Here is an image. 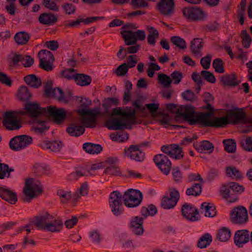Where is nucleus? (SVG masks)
<instances>
[{
	"label": "nucleus",
	"mask_w": 252,
	"mask_h": 252,
	"mask_svg": "<svg viewBox=\"0 0 252 252\" xmlns=\"http://www.w3.org/2000/svg\"><path fill=\"white\" fill-rule=\"evenodd\" d=\"M121 35L126 45H135L137 43L134 32L131 30H122Z\"/></svg>",
	"instance_id": "nucleus-30"
},
{
	"label": "nucleus",
	"mask_w": 252,
	"mask_h": 252,
	"mask_svg": "<svg viewBox=\"0 0 252 252\" xmlns=\"http://www.w3.org/2000/svg\"><path fill=\"white\" fill-rule=\"evenodd\" d=\"M158 77L159 83L165 88H168L172 83V80L170 76L166 74H158Z\"/></svg>",
	"instance_id": "nucleus-53"
},
{
	"label": "nucleus",
	"mask_w": 252,
	"mask_h": 252,
	"mask_svg": "<svg viewBox=\"0 0 252 252\" xmlns=\"http://www.w3.org/2000/svg\"><path fill=\"white\" fill-rule=\"evenodd\" d=\"M43 192V187L40 181L33 178L28 179L26 181L23 188V193L25 195L23 201L30 202L36 195H40Z\"/></svg>",
	"instance_id": "nucleus-5"
},
{
	"label": "nucleus",
	"mask_w": 252,
	"mask_h": 252,
	"mask_svg": "<svg viewBox=\"0 0 252 252\" xmlns=\"http://www.w3.org/2000/svg\"><path fill=\"white\" fill-rule=\"evenodd\" d=\"M161 150L170 157L176 159H181L184 157L182 148L177 144L163 145L161 147Z\"/></svg>",
	"instance_id": "nucleus-19"
},
{
	"label": "nucleus",
	"mask_w": 252,
	"mask_h": 252,
	"mask_svg": "<svg viewBox=\"0 0 252 252\" xmlns=\"http://www.w3.org/2000/svg\"><path fill=\"white\" fill-rule=\"evenodd\" d=\"M26 83L33 88H38L41 85L42 82L40 78L35 74H30L24 77Z\"/></svg>",
	"instance_id": "nucleus-32"
},
{
	"label": "nucleus",
	"mask_w": 252,
	"mask_h": 252,
	"mask_svg": "<svg viewBox=\"0 0 252 252\" xmlns=\"http://www.w3.org/2000/svg\"><path fill=\"white\" fill-rule=\"evenodd\" d=\"M75 70L72 68H68L62 71L61 75L68 80H74L75 74L73 73Z\"/></svg>",
	"instance_id": "nucleus-64"
},
{
	"label": "nucleus",
	"mask_w": 252,
	"mask_h": 252,
	"mask_svg": "<svg viewBox=\"0 0 252 252\" xmlns=\"http://www.w3.org/2000/svg\"><path fill=\"white\" fill-rule=\"evenodd\" d=\"M244 188L235 182H230L221 186L220 195L229 203L238 200V194L243 192Z\"/></svg>",
	"instance_id": "nucleus-4"
},
{
	"label": "nucleus",
	"mask_w": 252,
	"mask_h": 252,
	"mask_svg": "<svg viewBox=\"0 0 252 252\" xmlns=\"http://www.w3.org/2000/svg\"><path fill=\"white\" fill-rule=\"evenodd\" d=\"M30 38V34L27 32H20L15 35L14 40L18 45H25L27 43Z\"/></svg>",
	"instance_id": "nucleus-37"
},
{
	"label": "nucleus",
	"mask_w": 252,
	"mask_h": 252,
	"mask_svg": "<svg viewBox=\"0 0 252 252\" xmlns=\"http://www.w3.org/2000/svg\"><path fill=\"white\" fill-rule=\"evenodd\" d=\"M180 198L179 191L174 188H170L161 200V205L165 209L174 208Z\"/></svg>",
	"instance_id": "nucleus-10"
},
{
	"label": "nucleus",
	"mask_w": 252,
	"mask_h": 252,
	"mask_svg": "<svg viewBox=\"0 0 252 252\" xmlns=\"http://www.w3.org/2000/svg\"><path fill=\"white\" fill-rule=\"evenodd\" d=\"M81 116L82 126L86 127H94L96 123V118L99 114V111L90 109H82L78 110Z\"/></svg>",
	"instance_id": "nucleus-6"
},
{
	"label": "nucleus",
	"mask_w": 252,
	"mask_h": 252,
	"mask_svg": "<svg viewBox=\"0 0 252 252\" xmlns=\"http://www.w3.org/2000/svg\"><path fill=\"white\" fill-rule=\"evenodd\" d=\"M47 121L36 118L33 121L32 129L35 132L41 134L47 130L49 126L46 125Z\"/></svg>",
	"instance_id": "nucleus-29"
},
{
	"label": "nucleus",
	"mask_w": 252,
	"mask_h": 252,
	"mask_svg": "<svg viewBox=\"0 0 252 252\" xmlns=\"http://www.w3.org/2000/svg\"><path fill=\"white\" fill-rule=\"evenodd\" d=\"M140 146L131 145L124 149V157L136 161H142L145 158V153L140 150Z\"/></svg>",
	"instance_id": "nucleus-13"
},
{
	"label": "nucleus",
	"mask_w": 252,
	"mask_h": 252,
	"mask_svg": "<svg viewBox=\"0 0 252 252\" xmlns=\"http://www.w3.org/2000/svg\"><path fill=\"white\" fill-rule=\"evenodd\" d=\"M242 37V45L245 48H249L252 42V39L249 35L246 30H243L241 32Z\"/></svg>",
	"instance_id": "nucleus-59"
},
{
	"label": "nucleus",
	"mask_w": 252,
	"mask_h": 252,
	"mask_svg": "<svg viewBox=\"0 0 252 252\" xmlns=\"http://www.w3.org/2000/svg\"><path fill=\"white\" fill-rule=\"evenodd\" d=\"M122 198H123V196L120 192L118 191H114L110 194L109 203L122 202Z\"/></svg>",
	"instance_id": "nucleus-56"
},
{
	"label": "nucleus",
	"mask_w": 252,
	"mask_h": 252,
	"mask_svg": "<svg viewBox=\"0 0 252 252\" xmlns=\"http://www.w3.org/2000/svg\"><path fill=\"white\" fill-rule=\"evenodd\" d=\"M125 205L129 208H133L138 206L142 201V193L136 189H128L125 191L123 195Z\"/></svg>",
	"instance_id": "nucleus-8"
},
{
	"label": "nucleus",
	"mask_w": 252,
	"mask_h": 252,
	"mask_svg": "<svg viewBox=\"0 0 252 252\" xmlns=\"http://www.w3.org/2000/svg\"><path fill=\"white\" fill-rule=\"evenodd\" d=\"M118 158L117 157H109L104 161V168H105L104 173L111 175H120L121 172L117 163Z\"/></svg>",
	"instance_id": "nucleus-17"
},
{
	"label": "nucleus",
	"mask_w": 252,
	"mask_h": 252,
	"mask_svg": "<svg viewBox=\"0 0 252 252\" xmlns=\"http://www.w3.org/2000/svg\"><path fill=\"white\" fill-rule=\"evenodd\" d=\"M228 120L232 121V123L237 124L244 123L247 121V116L245 112L239 108L229 110L226 113Z\"/></svg>",
	"instance_id": "nucleus-18"
},
{
	"label": "nucleus",
	"mask_w": 252,
	"mask_h": 252,
	"mask_svg": "<svg viewBox=\"0 0 252 252\" xmlns=\"http://www.w3.org/2000/svg\"><path fill=\"white\" fill-rule=\"evenodd\" d=\"M32 141V138L28 135L16 136L10 140L9 147L13 151H19L31 145Z\"/></svg>",
	"instance_id": "nucleus-9"
},
{
	"label": "nucleus",
	"mask_w": 252,
	"mask_h": 252,
	"mask_svg": "<svg viewBox=\"0 0 252 252\" xmlns=\"http://www.w3.org/2000/svg\"><path fill=\"white\" fill-rule=\"evenodd\" d=\"M241 146L246 151H252V138L247 137L245 140H242L240 142Z\"/></svg>",
	"instance_id": "nucleus-57"
},
{
	"label": "nucleus",
	"mask_w": 252,
	"mask_h": 252,
	"mask_svg": "<svg viewBox=\"0 0 252 252\" xmlns=\"http://www.w3.org/2000/svg\"><path fill=\"white\" fill-rule=\"evenodd\" d=\"M83 149L90 154H98L102 150L100 145L92 143H85L83 146Z\"/></svg>",
	"instance_id": "nucleus-33"
},
{
	"label": "nucleus",
	"mask_w": 252,
	"mask_h": 252,
	"mask_svg": "<svg viewBox=\"0 0 252 252\" xmlns=\"http://www.w3.org/2000/svg\"><path fill=\"white\" fill-rule=\"evenodd\" d=\"M46 108V114L53 118L56 124H61L66 118L67 113L63 108H57L55 106H49Z\"/></svg>",
	"instance_id": "nucleus-15"
},
{
	"label": "nucleus",
	"mask_w": 252,
	"mask_h": 252,
	"mask_svg": "<svg viewBox=\"0 0 252 252\" xmlns=\"http://www.w3.org/2000/svg\"><path fill=\"white\" fill-rule=\"evenodd\" d=\"M18 96L20 100L27 101L31 98L32 95L26 86H22L18 90Z\"/></svg>",
	"instance_id": "nucleus-47"
},
{
	"label": "nucleus",
	"mask_w": 252,
	"mask_h": 252,
	"mask_svg": "<svg viewBox=\"0 0 252 252\" xmlns=\"http://www.w3.org/2000/svg\"><path fill=\"white\" fill-rule=\"evenodd\" d=\"M109 207L114 215L119 216L124 212L122 202L109 203Z\"/></svg>",
	"instance_id": "nucleus-45"
},
{
	"label": "nucleus",
	"mask_w": 252,
	"mask_h": 252,
	"mask_svg": "<svg viewBox=\"0 0 252 252\" xmlns=\"http://www.w3.org/2000/svg\"><path fill=\"white\" fill-rule=\"evenodd\" d=\"M201 75L205 80L211 83H215L216 81L214 74L209 71L202 70L201 72Z\"/></svg>",
	"instance_id": "nucleus-60"
},
{
	"label": "nucleus",
	"mask_w": 252,
	"mask_h": 252,
	"mask_svg": "<svg viewBox=\"0 0 252 252\" xmlns=\"http://www.w3.org/2000/svg\"><path fill=\"white\" fill-rule=\"evenodd\" d=\"M40 61H49L53 63L55 61L54 56L50 51L41 50L38 54Z\"/></svg>",
	"instance_id": "nucleus-43"
},
{
	"label": "nucleus",
	"mask_w": 252,
	"mask_h": 252,
	"mask_svg": "<svg viewBox=\"0 0 252 252\" xmlns=\"http://www.w3.org/2000/svg\"><path fill=\"white\" fill-rule=\"evenodd\" d=\"M34 224L39 229L52 233H59L63 228L62 220L47 212L36 217Z\"/></svg>",
	"instance_id": "nucleus-3"
},
{
	"label": "nucleus",
	"mask_w": 252,
	"mask_h": 252,
	"mask_svg": "<svg viewBox=\"0 0 252 252\" xmlns=\"http://www.w3.org/2000/svg\"><path fill=\"white\" fill-rule=\"evenodd\" d=\"M203 123L199 125L201 127H222L228 124V120L227 116L223 117H218L211 120L210 118L206 120V118H203Z\"/></svg>",
	"instance_id": "nucleus-21"
},
{
	"label": "nucleus",
	"mask_w": 252,
	"mask_h": 252,
	"mask_svg": "<svg viewBox=\"0 0 252 252\" xmlns=\"http://www.w3.org/2000/svg\"><path fill=\"white\" fill-rule=\"evenodd\" d=\"M213 67L218 73H223L224 72V63L220 58H217L213 61Z\"/></svg>",
	"instance_id": "nucleus-51"
},
{
	"label": "nucleus",
	"mask_w": 252,
	"mask_h": 252,
	"mask_svg": "<svg viewBox=\"0 0 252 252\" xmlns=\"http://www.w3.org/2000/svg\"><path fill=\"white\" fill-rule=\"evenodd\" d=\"M130 5L135 9L149 6L148 3L144 0H131Z\"/></svg>",
	"instance_id": "nucleus-61"
},
{
	"label": "nucleus",
	"mask_w": 252,
	"mask_h": 252,
	"mask_svg": "<svg viewBox=\"0 0 252 252\" xmlns=\"http://www.w3.org/2000/svg\"><path fill=\"white\" fill-rule=\"evenodd\" d=\"M34 173L37 176L49 175L50 174V169L48 166L43 164L35 163L33 165Z\"/></svg>",
	"instance_id": "nucleus-36"
},
{
	"label": "nucleus",
	"mask_w": 252,
	"mask_h": 252,
	"mask_svg": "<svg viewBox=\"0 0 252 252\" xmlns=\"http://www.w3.org/2000/svg\"><path fill=\"white\" fill-rule=\"evenodd\" d=\"M235 245L239 248H242L243 245L250 240L249 232L247 230L237 231L234 236Z\"/></svg>",
	"instance_id": "nucleus-23"
},
{
	"label": "nucleus",
	"mask_w": 252,
	"mask_h": 252,
	"mask_svg": "<svg viewBox=\"0 0 252 252\" xmlns=\"http://www.w3.org/2000/svg\"><path fill=\"white\" fill-rule=\"evenodd\" d=\"M51 96H54L59 101L65 103H68L72 97L71 92H68L67 94L64 95L62 90L59 88L53 89Z\"/></svg>",
	"instance_id": "nucleus-27"
},
{
	"label": "nucleus",
	"mask_w": 252,
	"mask_h": 252,
	"mask_svg": "<svg viewBox=\"0 0 252 252\" xmlns=\"http://www.w3.org/2000/svg\"><path fill=\"white\" fill-rule=\"evenodd\" d=\"M214 146L212 143L208 141H203L200 143L197 150L200 153L205 151H209L212 152L213 150Z\"/></svg>",
	"instance_id": "nucleus-52"
},
{
	"label": "nucleus",
	"mask_w": 252,
	"mask_h": 252,
	"mask_svg": "<svg viewBox=\"0 0 252 252\" xmlns=\"http://www.w3.org/2000/svg\"><path fill=\"white\" fill-rule=\"evenodd\" d=\"M20 110L7 111L3 116V124L6 128L9 130H17L21 127L18 121L20 116H22Z\"/></svg>",
	"instance_id": "nucleus-7"
},
{
	"label": "nucleus",
	"mask_w": 252,
	"mask_h": 252,
	"mask_svg": "<svg viewBox=\"0 0 252 252\" xmlns=\"http://www.w3.org/2000/svg\"><path fill=\"white\" fill-rule=\"evenodd\" d=\"M212 60V55L208 54L205 57L202 58L200 60V63L203 68L208 69L210 68Z\"/></svg>",
	"instance_id": "nucleus-63"
},
{
	"label": "nucleus",
	"mask_w": 252,
	"mask_h": 252,
	"mask_svg": "<svg viewBox=\"0 0 252 252\" xmlns=\"http://www.w3.org/2000/svg\"><path fill=\"white\" fill-rule=\"evenodd\" d=\"M182 214L187 220L195 221L197 220L196 215L198 214V211L193 206L188 203H185L182 206Z\"/></svg>",
	"instance_id": "nucleus-24"
},
{
	"label": "nucleus",
	"mask_w": 252,
	"mask_h": 252,
	"mask_svg": "<svg viewBox=\"0 0 252 252\" xmlns=\"http://www.w3.org/2000/svg\"><path fill=\"white\" fill-rule=\"evenodd\" d=\"M74 81L77 85L80 86H89L92 82V78L89 75L83 73L75 74Z\"/></svg>",
	"instance_id": "nucleus-31"
},
{
	"label": "nucleus",
	"mask_w": 252,
	"mask_h": 252,
	"mask_svg": "<svg viewBox=\"0 0 252 252\" xmlns=\"http://www.w3.org/2000/svg\"><path fill=\"white\" fill-rule=\"evenodd\" d=\"M212 241V238L211 235L209 233H205L199 239L197 243V246L200 249L205 248L210 245Z\"/></svg>",
	"instance_id": "nucleus-42"
},
{
	"label": "nucleus",
	"mask_w": 252,
	"mask_h": 252,
	"mask_svg": "<svg viewBox=\"0 0 252 252\" xmlns=\"http://www.w3.org/2000/svg\"><path fill=\"white\" fill-rule=\"evenodd\" d=\"M14 171V169L9 168L8 164L0 162V179H3L5 177L9 178L10 173Z\"/></svg>",
	"instance_id": "nucleus-46"
},
{
	"label": "nucleus",
	"mask_w": 252,
	"mask_h": 252,
	"mask_svg": "<svg viewBox=\"0 0 252 252\" xmlns=\"http://www.w3.org/2000/svg\"><path fill=\"white\" fill-rule=\"evenodd\" d=\"M182 98L189 101L193 102L196 100L197 96L194 93L189 90H187L182 94Z\"/></svg>",
	"instance_id": "nucleus-55"
},
{
	"label": "nucleus",
	"mask_w": 252,
	"mask_h": 252,
	"mask_svg": "<svg viewBox=\"0 0 252 252\" xmlns=\"http://www.w3.org/2000/svg\"><path fill=\"white\" fill-rule=\"evenodd\" d=\"M221 82L225 86H236L239 84L235 74L227 75L222 77Z\"/></svg>",
	"instance_id": "nucleus-39"
},
{
	"label": "nucleus",
	"mask_w": 252,
	"mask_h": 252,
	"mask_svg": "<svg viewBox=\"0 0 252 252\" xmlns=\"http://www.w3.org/2000/svg\"><path fill=\"white\" fill-rule=\"evenodd\" d=\"M144 218L137 216L132 217L130 220L129 228L131 231L136 235H141L143 234V227Z\"/></svg>",
	"instance_id": "nucleus-22"
},
{
	"label": "nucleus",
	"mask_w": 252,
	"mask_h": 252,
	"mask_svg": "<svg viewBox=\"0 0 252 252\" xmlns=\"http://www.w3.org/2000/svg\"><path fill=\"white\" fill-rule=\"evenodd\" d=\"M57 195L63 203H67L71 197V191L62 189H60L57 191Z\"/></svg>",
	"instance_id": "nucleus-48"
},
{
	"label": "nucleus",
	"mask_w": 252,
	"mask_h": 252,
	"mask_svg": "<svg viewBox=\"0 0 252 252\" xmlns=\"http://www.w3.org/2000/svg\"><path fill=\"white\" fill-rule=\"evenodd\" d=\"M83 126L79 124L78 121L71 123L66 128V132L72 136H79L85 132Z\"/></svg>",
	"instance_id": "nucleus-26"
},
{
	"label": "nucleus",
	"mask_w": 252,
	"mask_h": 252,
	"mask_svg": "<svg viewBox=\"0 0 252 252\" xmlns=\"http://www.w3.org/2000/svg\"><path fill=\"white\" fill-rule=\"evenodd\" d=\"M171 41L174 45L181 49H185L187 48L185 40L179 36H174L171 37Z\"/></svg>",
	"instance_id": "nucleus-50"
},
{
	"label": "nucleus",
	"mask_w": 252,
	"mask_h": 252,
	"mask_svg": "<svg viewBox=\"0 0 252 252\" xmlns=\"http://www.w3.org/2000/svg\"><path fill=\"white\" fill-rule=\"evenodd\" d=\"M201 209L204 210L206 217H214L216 215V208L213 204L204 202L201 204Z\"/></svg>",
	"instance_id": "nucleus-41"
},
{
	"label": "nucleus",
	"mask_w": 252,
	"mask_h": 252,
	"mask_svg": "<svg viewBox=\"0 0 252 252\" xmlns=\"http://www.w3.org/2000/svg\"><path fill=\"white\" fill-rule=\"evenodd\" d=\"M207 105L205 108L209 112H198L195 111V108L191 105H187V106L181 107L178 113L183 117V119L187 122L189 125H199L203 123V118H206V120L210 118L213 115L214 110L210 102L206 103Z\"/></svg>",
	"instance_id": "nucleus-2"
},
{
	"label": "nucleus",
	"mask_w": 252,
	"mask_h": 252,
	"mask_svg": "<svg viewBox=\"0 0 252 252\" xmlns=\"http://www.w3.org/2000/svg\"><path fill=\"white\" fill-rule=\"evenodd\" d=\"M135 115V110L126 112L121 107L114 108L112 115L106 121L105 126L110 130H122L131 128L130 124L134 123Z\"/></svg>",
	"instance_id": "nucleus-1"
},
{
	"label": "nucleus",
	"mask_w": 252,
	"mask_h": 252,
	"mask_svg": "<svg viewBox=\"0 0 252 252\" xmlns=\"http://www.w3.org/2000/svg\"><path fill=\"white\" fill-rule=\"evenodd\" d=\"M128 68L126 63H124L117 67L115 72L118 76H122L127 72Z\"/></svg>",
	"instance_id": "nucleus-62"
},
{
	"label": "nucleus",
	"mask_w": 252,
	"mask_h": 252,
	"mask_svg": "<svg viewBox=\"0 0 252 252\" xmlns=\"http://www.w3.org/2000/svg\"><path fill=\"white\" fill-rule=\"evenodd\" d=\"M230 229L225 227H222L219 229L217 234V238L221 242H226L231 237Z\"/></svg>",
	"instance_id": "nucleus-40"
},
{
	"label": "nucleus",
	"mask_w": 252,
	"mask_h": 252,
	"mask_svg": "<svg viewBox=\"0 0 252 252\" xmlns=\"http://www.w3.org/2000/svg\"><path fill=\"white\" fill-rule=\"evenodd\" d=\"M24 110H20L22 115H29L35 119L42 114H46V108L40 107L39 104L35 102H28L25 104Z\"/></svg>",
	"instance_id": "nucleus-12"
},
{
	"label": "nucleus",
	"mask_w": 252,
	"mask_h": 252,
	"mask_svg": "<svg viewBox=\"0 0 252 252\" xmlns=\"http://www.w3.org/2000/svg\"><path fill=\"white\" fill-rule=\"evenodd\" d=\"M190 50L195 55H198L203 46L202 38H196L193 39L190 43Z\"/></svg>",
	"instance_id": "nucleus-35"
},
{
	"label": "nucleus",
	"mask_w": 252,
	"mask_h": 252,
	"mask_svg": "<svg viewBox=\"0 0 252 252\" xmlns=\"http://www.w3.org/2000/svg\"><path fill=\"white\" fill-rule=\"evenodd\" d=\"M182 11L184 16L191 22L204 20L207 15L201 8L196 6L185 7Z\"/></svg>",
	"instance_id": "nucleus-11"
},
{
	"label": "nucleus",
	"mask_w": 252,
	"mask_h": 252,
	"mask_svg": "<svg viewBox=\"0 0 252 252\" xmlns=\"http://www.w3.org/2000/svg\"><path fill=\"white\" fill-rule=\"evenodd\" d=\"M157 8L162 15L166 16H170L174 12V0H160L157 4Z\"/></svg>",
	"instance_id": "nucleus-20"
},
{
	"label": "nucleus",
	"mask_w": 252,
	"mask_h": 252,
	"mask_svg": "<svg viewBox=\"0 0 252 252\" xmlns=\"http://www.w3.org/2000/svg\"><path fill=\"white\" fill-rule=\"evenodd\" d=\"M226 174L231 178L240 179L242 178V173L235 167H228L226 169Z\"/></svg>",
	"instance_id": "nucleus-49"
},
{
	"label": "nucleus",
	"mask_w": 252,
	"mask_h": 252,
	"mask_svg": "<svg viewBox=\"0 0 252 252\" xmlns=\"http://www.w3.org/2000/svg\"><path fill=\"white\" fill-rule=\"evenodd\" d=\"M248 211L244 207H235L231 212L230 219L233 223L243 224L248 221Z\"/></svg>",
	"instance_id": "nucleus-14"
},
{
	"label": "nucleus",
	"mask_w": 252,
	"mask_h": 252,
	"mask_svg": "<svg viewBox=\"0 0 252 252\" xmlns=\"http://www.w3.org/2000/svg\"><path fill=\"white\" fill-rule=\"evenodd\" d=\"M147 30L149 32L147 37L148 43L151 45H155L156 39L159 37V32L157 29L153 27L147 26Z\"/></svg>",
	"instance_id": "nucleus-34"
},
{
	"label": "nucleus",
	"mask_w": 252,
	"mask_h": 252,
	"mask_svg": "<svg viewBox=\"0 0 252 252\" xmlns=\"http://www.w3.org/2000/svg\"><path fill=\"white\" fill-rule=\"evenodd\" d=\"M156 164L165 175L169 174L171 168V162L167 157L164 154L156 155L154 158Z\"/></svg>",
	"instance_id": "nucleus-16"
},
{
	"label": "nucleus",
	"mask_w": 252,
	"mask_h": 252,
	"mask_svg": "<svg viewBox=\"0 0 252 252\" xmlns=\"http://www.w3.org/2000/svg\"><path fill=\"white\" fill-rule=\"evenodd\" d=\"M42 4L49 10L54 11H58L59 10V6L54 1L52 0H43Z\"/></svg>",
	"instance_id": "nucleus-58"
},
{
	"label": "nucleus",
	"mask_w": 252,
	"mask_h": 252,
	"mask_svg": "<svg viewBox=\"0 0 252 252\" xmlns=\"http://www.w3.org/2000/svg\"><path fill=\"white\" fill-rule=\"evenodd\" d=\"M62 7L64 12L68 15H72L75 13L76 7L73 4L69 2H65L62 5Z\"/></svg>",
	"instance_id": "nucleus-54"
},
{
	"label": "nucleus",
	"mask_w": 252,
	"mask_h": 252,
	"mask_svg": "<svg viewBox=\"0 0 252 252\" xmlns=\"http://www.w3.org/2000/svg\"><path fill=\"white\" fill-rule=\"evenodd\" d=\"M58 20L57 17L52 13H44L40 15L38 17L39 22L43 25H52Z\"/></svg>",
	"instance_id": "nucleus-28"
},
{
	"label": "nucleus",
	"mask_w": 252,
	"mask_h": 252,
	"mask_svg": "<svg viewBox=\"0 0 252 252\" xmlns=\"http://www.w3.org/2000/svg\"><path fill=\"white\" fill-rule=\"evenodd\" d=\"M223 144L225 151L229 153H234L236 149V143L234 139H227L223 140Z\"/></svg>",
	"instance_id": "nucleus-44"
},
{
	"label": "nucleus",
	"mask_w": 252,
	"mask_h": 252,
	"mask_svg": "<svg viewBox=\"0 0 252 252\" xmlns=\"http://www.w3.org/2000/svg\"><path fill=\"white\" fill-rule=\"evenodd\" d=\"M0 197L11 204H14L18 201L17 195L13 190L0 187Z\"/></svg>",
	"instance_id": "nucleus-25"
},
{
	"label": "nucleus",
	"mask_w": 252,
	"mask_h": 252,
	"mask_svg": "<svg viewBox=\"0 0 252 252\" xmlns=\"http://www.w3.org/2000/svg\"><path fill=\"white\" fill-rule=\"evenodd\" d=\"M202 185L200 183H195L191 187L187 189L186 194L188 196H197L202 192Z\"/></svg>",
	"instance_id": "nucleus-38"
}]
</instances>
